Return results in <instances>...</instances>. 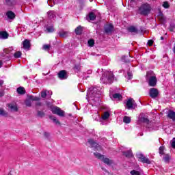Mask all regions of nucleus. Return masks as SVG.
<instances>
[{"mask_svg":"<svg viewBox=\"0 0 175 175\" xmlns=\"http://www.w3.org/2000/svg\"><path fill=\"white\" fill-rule=\"evenodd\" d=\"M100 95H102V88L99 87L90 88L87 94V96L90 100H92L97 105L100 103Z\"/></svg>","mask_w":175,"mask_h":175,"instance_id":"1","label":"nucleus"},{"mask_svg":"<svg viewBox=\"0 0 175 175\" xmlns=\"http://www.w3.org/2000/svg\"><path fill=\"white\" fill-rule=\"evenodd\" d=\"M113 80L114 75H113V72L109 71L105 72L100 78V81L103 84H111Z\"/></svg>","mask_w":175,"mask_h":175,"instance_id":"2","label":"nucleus"},{"mask_svg":"<svg viewBox=\"0 0 175 175\" xmlns=\"http://www.w3.org/2000/svg\"><path fill=\"white\" fill-rule=\"evenodd\" d=\"M146 80L150 87H155L158 81V80L157 79V77L155 76V74H154V71L152 70L147 72Z\"/></svg>","mask_w":175,"mask_h":175,"instance_id":"3","label":"nucleus"},{"mask_svg":"<svg viewBox=\"0 0 175 175\" xmlns=\"http://www.w3.org/2000/svg\"><path fill=\"white\" fill-rule=\"evenodd\" d=\"M139 10L142 16H148L151 12V6L148 3H145L139 7Z\"/></svg>","mask_w":175,"mask_h":175,"instance_id":"4","label":"nucleus"},{"mask_svg":"<svg viewBox=\"0 0 175 175\" xmlns=\"http://www.w3.org/2000/svg\"><path fill=\"white\" fill-rule=\"evenodd\" d=\"M52 113L53 114H57V116H59V117H65V111L58 107H53L52 109Z\"/></svg>","mask_w":175,"mask_h":175,"instance_id":"5","label":"nucleus"},{"mask_svg":"<svg viewBox=\"0 0 175 175\" xmlns=\"http://www.w3.org/2000/svg\"><path fill=\"white\" fill-rule=\"evenodd\" d=\"M88 142L90 144V147L94 150H96L97 151H99V150H101L100 146H99L98 143L95 142L94 139H88Z\"/></svg>","mask_w":175,"mask_h":175,"instance_id":"6","label":"nucleus"},{"mask_svg":"<svg viewBox=\"0 0 175 175\" xmlns=\"http://www.w3.org/2000/svg\"><path fill=\"white\" fill-rule=\"evenodd\" d=\"M137 158L141 160V162H143V163H147L148 165H150L151 163V161L148 158L144 157L143 154H137Z\"/></svg>","mask_w":175,"mask_h":175,"instance_id":"7","label":"nucleus"},{"mask_svg":"<svg viewBox=\"0 0 175 175\" xmlns=\"http://www.w3.org/2000/svg\"><path fill=\"white\" fill-rule=\"evenodd\" d=\"M104 31L107 35L112 33L114 31V26L111 24L107 25L104 27Z\"/></svg>","mask_w":175,"mask_h":175,"instance_id":"8","label":"nucleus"},{"mask_svg":"<svg viewBox=\"0 0 175 175\" xmlns=\"http://www.w3.org/2000/svg\"><path fill=\"white\" fill-rule=\"evenodd\" d=\"M159 92H158L157 89L155 88H150V92H149V95L150 97H152L153 99L154 98H157Z\"/></svg>","mask_w":175,"mask_h":175,"instance_id":"9","label":"nucleus"},{"mask_svg":"<svg viewBox=\"0 0 175 175\" xmlns=\"http://www.w3.org/2000/svg\"><path fill=\"white\" fill-rule=\"evenodd\" d=\"M135 100H133V98H130L126 103V106L127 107V109H129V110H132V109H133V106H135Z\"/></svg>","mask_w":175,"mask_h":175,"instance_id":"10","label":"nucleus"},{"mask_svg":"<svg viewBox=\"0 0 175 175\" xmlns=\"http://www.w3.org/2000/svg\"><path fill=\"white\" fill-rule=\"evenodd\" d=\"M58 77L60 80H66L68 79V74L66 70H61L58 73Z\"/></svg>","mask_w":175,"mask_h":175,"instance_id":"11","label":"nucleus"},{"mask_svg":"<svg viewBox=\"0 0 175 175\" xmlns=\"http://www.w3.org/2000/svg\"><path fill=\"white\" fill-rule=\"evenodd\" d=\"M127 31L133 35H137L139 33V29L135 26H130L127 28Z\"/></svg>","mask_w":175,"mask_h":175,"instance_id":"12","label":"nucleus"},{"mask_svg":"<svg viewBox=\"0 0 175 175\" xmlns=\"http://www.w3.org/2000/svg\"><path fill=\"white\" fill-rule=\"evenodd\" d=\"M23 49L25 50H29L31 48V42L29 40L26 39L23 42Z\"/></svg>","mask_w":175,"mask_h":175,"instance_id":"13","label":"nucleus"},{"mask_svg":"<svg viewBox=\"0 0 175 175\" xmlns=\"http://www.w3.org/2000/svg\"><path fill=\"white\" fill-rule=\"evenodd\" d=\"M6 16L10 20H14L16 18V14H14L13 11H8L6 12Z\"/></svg>","mask_w":175,"mask_h":175,"instance_id":"14","label":"nucleus"},{"mask_svg":"<svg viewBox=\"0 0 175 175\" xmlns=\"http://www.w3.org/2000/svg\"><path fill=\"white\" fill-rule=\"evenodd\" d=\"M57 13L55 11L50 10L47 12L48 18H50V20L53 18H55L57 17L56 16Z\"/></svg>","mask_w":175,"mask_h":175,"instance_id":"15","label":"nucleus"},{"mask_svg":"<svg viewBox=\"0 0 175 175\" xmlns=\"http://www.w3.org/2000/svg\"><path fill=\"white\" fill-rule=\"evenodd\" d=\"M167 117L170 120H172V121L175 122V112L174 111L170 110Z\"/></svg>","mask_w":175,"mask_h":175,"instance_id":"16","label":"nucleus"},{"mask_svg":"<svg viewBox=\"0 0 175 175\" xmlns=\"http://www.w3.org/2000/svg\"><path fill=\"white\" fill-rule=\"evenodd\" d=\"M8 107H10L11 111H18V108L16 104H9Z\"/></svg>","mask_w":175,"mask_h":175,"instance_id":"17","label":"nucleus"},{"mask_svg":"<svg viewBox=\"0 0 175 175\" xmlns=\"http://www.w3.org/2000/svg\"><path fill=\"white\" fill-rule=\"evenodd\" d=\"M101 160L107 165H113V161L110 160L109 158H105V156H103V158Z\"/></svg>","mask_w":175,"mask_h":175,"instance_id":"18","label":"nucleus"},{"mask_svg":"<svg viewBox=\"0 0 175 175\" xmlns=\"http://www.w3.org/2000/svg\"><path fill=\"white\" fill-rule=\"evenodd\" d=\"M58 34L60 38H68V31L61 30L59 31Z\"/></svg>","mask_w":175,"mask_h":175,"instance_id":"19","label":"nucleus"},{"mask_svg":"<svg viewBox=\"0 0 175 175\" xmlns=\"http://www.w3.org/2000/svg\"><path fill=\"white\" fill-rule=\"evenodd\" d=\"M0 38L1 39H8L9 38V33L6 31H0Z\"/></svg>","mask_w":175,"mask_h":175,"instance_id":"20","label":"nucleus"},{"mask_svg":"<svg viewBox=\"0 0 175 175\" xmlns=\"http://www.w3.org/2000/svg\"><path fill=\"white\" fill-rule=\"evenodd\" d=\"M50 120H52V121L56 124V125H61V122H59V120L55 118V116H49Z\"/></svg>","mask_w":175,"mask_h":175,"instance_id":"21","label":"nucleus"},{"mask_svg":"<svg viewBox=\"0 0 175 175\" xmlns=\"http://www.w3.org/2000/svg\"><path fill=\"white\" fill-rule=\"evenodd\" d=\"M50 120H52V121L56 124V125H61V122H59V120L55 118V116H49Z\"/></svg>","mask_w":175,"mask_h":175,"instance_id":"22","label":"nucleus"},{"mask_svg":"<svg viewBox=\"0 0 175 175\" xmlns=\"http://www.w3.org/2000/svg\"><path fill=\"white\" fill-rule=\"evenodd\" d=\"M170 159H171V157H170V155L169 154H164L163 160L164 161V162L165 163H169V162H170Z\"/></svg>","mask_w":175,"mask_h":175,"instance_id":"23","label":"nucleus"},{"mask_svg":"<svg viewBox=\"0 0 175 175\" xmlns=\"http://www.w3.org/2000/svg\"><path fill=\"white\" fill-rule=\"evenodd\" d=\"M75 33L76 35H81V33H83V27L81 26H78L75 29Z\"/></svg>","mask_w":175,"mask_h":175,"instance_id":"24","label":"nucleus"},{"mask_svg":"<svg viewBox=\"0 0 175 175\" xmlns=\"http://www.w3.org/2000/svg\"><path fill=\"white\" fill-rule=\"evenodd\" d=\"M16 91L19 95H24V94H25V89H24L23 87L18 88Z\"/></svg>","mask_w":175,"mask_h":175,"instance_id":"25","label":"nucleus"},{"mask_svg":"<svg viewBox=\"0 0 175 175\" xmlns=\"http://www.w3.org/2000/svg\"><path fill=\"white\" fill-rule=\"evenodd\" d=\"M88 17H89L90 20H91L92 21H95V20L96 18V16L95 15V14L94 12H90Z\"/></svg>","mask_w":175,"mask_h":175,"instance_id":"26","label":"nucleus"},{"mask_svg":"<svg viewBox=\"0 0 175 175\" xmlns=\"http://www.w3.org/2000/svg\"><path fill=\"white\" fill-rule=\"evenodd\" d=\"M113 99H118V100L122 98V96L120 93H116L113 95Z\"/></svg>","mask_w":175,"mask_h":175,"instance_id":"27","label":"nucleus"},{"mask_svg":"<svg viewBox=\"0 0 175 175\" xmlns=\"http://www.w3.org/2000/svg\"><path fill=\"white\" fill-rule=\"evenodd\" d=\"M131 118L129 116H124L123 118V122H124V124H131Z\"/></svg>","mask_w":175,"mask_h":175,"instance_id":"28","label":"nucleus"},{"mask_svg":"<svg viewBox=\"0 0 175 175\" xmlns=\"http://www.w3.org/2000/svg\"><path fill=\"white\" fill-rule=\"evenodd\" d=\"M123 154L127 158H131L133 156L131 150H127L126 152H123Z\"/></svg>","mask_w":175,"mask_h":175,"instance_id":"29","label":"nucleus"},{"mask_svg":"<svg viewBox=\"0 0 175 175\" xmlns=\"http://www.w3.org/2000/svg\"><path fill=\"white\" fill-rule=\"evenodd\" d=\"M46 114L44 111H37V117H40V118H43Z\"/></svg>","mask_w":175,"mask_h":175,"instance_id":"30","label":"nucleus"},{"mask_svg":"<svg viewBox=\"0 0 175 175\" xmlns=\"http://www.w3.org/2000/svg\"><path fill=\"white\" fill-rule=\"evenodd\" d=\"M140 122H144L145 124H148L150 122V120L146 117H142L139 119Z\"/></svg>","mask_w":175,"mask_h":175,"instance_id":"31","label":"nucleus"},{"mask_svg":"<svg viewBox=\"0 0 175 175\" xmlns=\"http://www.w3.org/2000/svg\"><path fill=\"white\" fill-rule=\"evenodd\" d=\"M8 6H13L14 5V0H5Z\"/></svg>","mask_w":175,"mask_h":175,"instance_id":"32","label":"nucleus"},{"mask_svg":"<svg viewBox=\"0 0 175 175\" xmlns=\"http://www.w3.org/2000/svg\"><path fill=\"white\" fill-rule=\"evenodd\" d=\"M88 44L90 46V47H94V45L95 44V40L90 39L88 41Z\"/></svg>","mask_w":175,"mask_h":175,"instance_id":"33","label":"nucleus"},{"mask_svg":"<svg viewBox=\"0 0 175 175\" xmlns=\"http://www.w3.org/2000/svg\"><path fill=\"white\" fill-rule=\"evenodd\" d=\"M110 117V113L109 112H105L104 114L102 116L103 120H107Z\"/></svg>","mask_w":175,"mask_h":175,"instance_id":"34","label":"nucleus"},{"mask_svg":"<svg viewBox=\"0 0 175 175\" xmlns=\"http://www.w3.org/2000/svg\"><path fill=\"white\" fill-rule=\"evenodd\" d=\"M94 157H96V158H98V159H103V155H102L100 153L98 152H94Z\"/></svg>","mask_w":175,"mask_h":175,"instance_id":"35","label":"nucleus"},{"mask_svg":"<svg viewBox=\"0 0 175 175\" xmlns=\"http://www.w3.org/2000/svg\"><path fill=\"white\" fill-rule=\"evenodd\" d=\"M0 116H8V112L3 109V108L0 107Z\"/></svg>","mask_w":175,"mask_h":175,"instance_id":"36","label":"nucleus"},{"mask_svg":"<svg viewBox=\"0 0 175 175\" xmlns=\"http://www.w3.org/2000/svg\"><path fill=\"white\" fill-rule=\"evenodd\" d=\"M25 105L28 107H31L32 106V102L29 99L25 100Z\"/></svg>","mask_w":175,"mask_h":175,"instance_id":"37","label":"nucleus"},{"mask_svg":"<svg viewBox=\"0 0 175 175\" xmlns=\"http://www.w3.org/2000/svg\"><path fill=\"white\" fill-rule=\"evenodd\" d=\"M46 31L49 33H51L54 31V26H49L46 27Z\"/></svg>","mask_w":175,"mask_h":175,"instance_id":"38","label":"nucleus"},{"mask_svg":"<svg viewBox=\"0 0 175 175\" xmlns=\"http://www.w3.org/2000/svg\"><path fill=\"white\" fill-rule=\"evenodd\" d=\"M164 150H165V147H163V146H160V147H159V154H161V155H163V154H165V153L163 152Z\"/></svg>","mask_w":175,"mask_h":175,"instance_id":"39","label":"nucleus"},{"mask_svg":"<svg viewBox=\"0 0 175 175\" xmlns=\"http://www.w3.org/2000/svg\"><path fill=\"white\" fill-rule=\"evenodd\" d=\"M14 58H20L21 57V52L17 51L14 54Z\"/></svg>","mask_w":175,"mask_h":175,"instance_id":"40","label":"nucleus"},{"mask_svg":"<svg viewBox=\"0 0 175 175\" xmlns=\"http://www.w3.org/2000/svg\"><path fill=\"white\" fill-rule=\"evenodd\" d=\"M46 96H47V92L46 90L41 92V98H43L44 99L46 98Z\"/></svg>","mask_w":175,"mask_h":175,"instance_id":"41","label":"nucleus"},{"mask_svg":"<svg viewBox=\"0 0 175 175\" xmlns=\"http://www.w3.org/2000/svg\"><path fill=\"white\" fill-rule=\"evenodd\" d=\"M174 28H175V25L174 23H172L170 25L169 29L171 32H173L174 31Z\"/></svg>","mask_w":175,"mask_h":175,"instance_id":"42","label":"nucleus"},{"mask_svg":"<svg viewBox=\"0 0 175 175\" xmlns=\"http://www.w3.org/2000/svg\"><path fill=\"white\" fill-rule=\"evenodd\" d=\"M163 6L165 8V9H169L170 5H169V3L167 1H165L163 3Z\"/></svg>","mask_w":175,"mask_h":175,"instance_id":"43","label":"nucleus"},{"mask_svg":"<svg viewBox=\"0 0 175 175\" xmlns=\"http://www.w3.org/2000/svg\"><path fill=\"white\" fill-rule=\"evenodd\" d=\"M159 20L163 24H165L166 23V18L165 16H161L159 18Z\"/></svg>","mask_w":175,"mask_h":175,"instance_id":"44","label":"nucleus"},{"mask_svg":"<svg viewBox=\"0 0 175 175\" xmlns=\"http://www.w3.org/2000/svg\"><path fill=\"white\" fill-rule=\"evenodd\" d=\"M130 173L131 175H140V172H139V171H136V170H133Z\"/></svg>","mask_w":175,"mask_h":175,"instance_id":"45","label":"nucleus"},{"mask_svg":"<svg viewBox=\"0 0 175 175\" xmlns=\"http://www.w3.org/2000/svg\"><path fill=\"white\" fill-rule=\"evenodd\" d=\"M43 50H50V45L49 44H44L43 46Z\"/></svg>","mask_w":175,"mask_h":175,"instance_id":"46","label":"nucleus"},{"mask_svg":"<svg viewBox=\"0 0 175 175\" xmlns=\"http://www.w3.org/2000/svg\"><path fill=\"white\" fill-rule=\"evenodd\" d=\"M171 146H172V148H175V138L172 139Z\"/></svg>","mask_w":175,"mask_h":175,"instance_id":"47","label":"nucleus"},{"mask_svg":"<svg viewBox=\"0 0 175 175\" xmlns=\"http://www.w3.org/2000/svg\"><path fill=\"white\" fill-rule=\"evenodd\" d=\"M44 136L49 139L50 137V133L44 132Z\"/></svg>","mask_w":175,"mask_h":175,"instance_id":"48","label":"nucleus"},{"mask_svg":"<svg viewBox=\"0 0 175 175\" xmlns=\"http://www.w3.org/2000/svg\"><path fill=\"white\" fill-rule=\"evenodd\" d=\"M153 43H154V41L152 40H149L148 41V46H152Z\"/></svg>","mask_w":175,"mask_h":175,"instance_id":"49","label":"nucleus"},{"mask_svg":"<svg viewBox=\"0 0 175 175\" xmlns=\"http://www.w3.org/2000/svg\"><path fill=\"white\" fill-rule=\"evenodd\" d=\"M127 76L129 77V80H131V79H132V72H127Z\"/></svg>","mask_w":175,"mask_h":175,"instance_id":"50","label":"nucleus"},{"mask_svg":"<svg viewBox=\"0 0 175 175\" xmlns=\"http://www.w3.org/2000/svg\"><path fill=\"white\" fill-rule=\"evenodd\" d=\"M74 69L75 70H80V66L79 65H75V67H74Z\"/></svg>","mask_w":175,"mask_h":175,"instance_id":"51","label":"nucleus"},{"mask_svg":"<svg viewBox=\"0 0 175 175\" xmlns=\"http://www.w3.org/2000/svg\"><path fill=\"white\" fill-rule=\"evenodd\" d=\"M34 98H35V96H29V100H33V101Z\"/></svg>","mask_w":175,"mask_h":175,"instance_id":"52","label":"nucleus"},{"mask_svg":"<svg viewBox=\"0 0 175 175\" xmlns=\"http://www.w3.org/2000/svg\"><path fill=\"white\" fill-rule=\"evenodd\" d=\"M40 100V98L34 96L33 101H38Z\"/></svg>","mask_w":175,"mask_h":175,"instance_id":"53","label":"nucleus"},{"mask_svg":"<svg viewBox=\"0 0 175 175\" xmlns=\"http://www.w3.org/2000/svg\"><path fill=\"white\" fill-rule=\"evenodd\" d=\"M36 106H42V103L41 102L36 103Z\"/></svg>","mask_w":175,"mask_h":175,"instance_id":"54","label":"nucleus"},{"mask_svg":"<svg viewBox=\"0 0 175 175\" xmlns=\"http://www.w3.org/2000/svg\"><path fill=\"white\" fill-rule=\"evenodd\" d=\"M3 85V80H0V85Z\"/></svg>","mask_w":175,"mask_h":175,"instance_id":"55","label":"nucleus"},{"mask_svg":"<svg viewBox=\"0 0 175 175\" xmlns=\"http://www.w3.org/2000/svg\"><path fill=\"white\" fill-rule=\"evenodd\" d=\"M2 65H3V63L2 62V61H0V68H2Z\"/></svg>","mask_w":175,"mask_h":175,"instance_id":"56","label":"nucleus"},{"mask_svg":"<svg viewBox=\"0 0 175 175\" xmlns=\"http://www.w3.org/2000/svg\"><path fill=\"white\" fill-rule=\"evenodd\" d=\"M0 96H3V92H0Z\"/></svg>","mask_w":175,"mask_h":175,"instance_id":"57","label":"nucleus"},{"mask_svg":"<svg viewBox=\"0 0 175 175\" xmlns=\"http://www.w3.org/2000/svg\"><path fill=\"white\" fill-rule=\"evenodd\" d=\"M165 40V38L163 36H161V40Z\"/></svg>","mask_w":175,"mask_h":175,"instance_id":"58","label":"nucleus"},{"mask_svg":"<svg viewBox=\"0 0 175 175\" xmlns=\"http://www.w3.org/2000/svg\"><path fill=\"white\" fill-rule=\"evenodd\" d=\"M119 72H120V73H122V70H119Z\"/></svg>","mask_w":175,"mask_h":175,"instance_id":"59","label":"nucleus"},{"mask_svg":"<svg viewBox=\"0 0 175 175\" xmlns=\"http://www.w3.org/2000/svg\"><path fill=\"white\" fill-rule=\"evenodd\" d=\"M173 51H174V53L175 54V46L174 47Z\"/></svg>","mask_w":175,"mask_h":175,"instance_id":"60","label":"nucleus"},{"mask_svg":"<svg viewBox=\"0 0 175 175\" xmlns=\"http://www.w3.org/2000/svg\"><path fill=\"white\" fill-rule=\"evenodd\" d=\"M140 136H143V133H141V134H140Z\"/></svg>","mask_w":175,"mask_h":175,"instance_id":"61","label":"nucleus"},{"mask_svg":"<svg viewBox=\"0 0 175 175\" xmlns=\"http://www.w3.org/2000/svg\"><path fill=\"white\" fill-rule=\"evenodd\" d=\"M10 174H12V171L10 172Z\"/></svg>","mask_w":175,"mask_h":175,"instance_id":"62","label":"nucleus"},{"mask_svg":"<svg viewBox=\"0 0 175 175\" xmlns=\"http://www.w3.org/2000/svg\"><path fill=\"white\" fill-rule=\"evenodd\" d=\"M131 1H134V0H131Z\"/></svg>","mask_w":175,"mask_h":175,"instance_id":"63","label":"nucleus"}]
</instances>
